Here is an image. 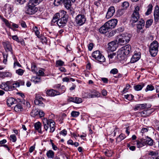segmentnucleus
<instances>
[{
    "mask_svg": "<svg viewBox=\"0 0 159 159\" xmlns=\"http://www.w3.org/2000/svg\"><path fill=\"white\" fill-rule=\"evenodd\" d=\"M43 0H30L25 7V13L29 15H33L38 11L36 6L39 4Z\"/></svg>",
    "mask_w": 159,
    "mask_h": 159,
    "instance_id": "nucleus-1",
    "label": "nucleus"
},
{
    "mask_svg": "<svg viewBox=\"0 0 159 159\" xmlns=\"http://www.w3.org/2000/svg\"><path fill=\"white\" fill-rule=\"evenodd\" d=\"M66 12L64 11H61V18L58 20L56 24L60 28H62L66 25L68 19V16L66 15Z\"/></svg>",
    "mask_w": 159,
    "mask_h": 159,
    "instance_id": "nucleus-2",
    "label": "nucleus"
},
{
    "mask_svg": "<svg viewBox=\"0 0 159 159\" xmlns=\"http://www.w3.org/2000/svg\"><path fill=\"white\" fill-rule=\"evenodd\" d=\"M159 47L158 42L156 41H153L150 44L149 48V52L152 57H155L158 52Z\"/></svg>",
    "mask_w": 159,
    "mask_h": 159,
    "instance_id": "nucleus-3",
    "label": "nucleus"
},
{
    "mask_svg": "<svg viewBox=\"0 0 159 159\" xmlns=\"http://www.w3.org/2000/svg\"><path fill=\"white\" fill-rule=\"evenodd\" d=\"M131 52V46L129 44L127 45L124 47H122L119 52H118L119 53H120V54L123 55V57L128 56L130 52ZM118 57H121V54H119L118 55Z\"/></svg>",
    "mask_w": 159,
    "mask_h": 159,
    "instance_id": "nucleus-4",
    "label": "nucleus"
},
{
    "mask_svg": "<svg viewBox=\"0 0 159 159\" xmlns=\"http://www.w3.org/2000/svg\"><path fill=\"white\" fill-rule=\"evenodd\" d=\"M92 56L93 57L99 62H104L105 60L104 56L100 53L98 50L93 52L92 53Z\"/></svg>",
    "mask_w": 159,
    "mask_h": 159,
    "instance_id": "nucleus-5",
    "label": "nucleus"
},
{
    "mask_svg": "<svg viewBox=\"0 0 159 159\" xmlns=\"http://www.w3.org/2000/svg\"><path fill=\"white\" fill-rule=\"evenodd\" d=\"M117 47V41L114 40L111 41L108 44V47L106 50L108 52H113L115 51Z\"/></svg>",
    "mask_w": 159,
    "mask_h": 159,
    "instance_id": "nucleus-6",
    "label": "nucleus"
},
{
    "mask_svg": "<svg viewBox=\"0 0 159 159\" xmlns=\"http://www.w3.org/2000/svg\"><path fill=\"white\" fill-rule=\"evenodd\" d=\"M86 19L84 15L79 14L75 18V21L77 24L79 26L83 25L85 22Z\"/></svg>",
    "mask_w": 159,
    "mask_h": 159,
    "instance_id": "nucleus-7",
    "label": "nucleus"
},
{
    "mask_svg": "<svg viewBox=\"0 0 159 159\" xmlns=\"http://www.w3.org/2000/svg\"><path fill=\"white\" fill-rule=\"evenodd\" d=\"M45 99L39 94H36L35 99L34 101V103L36 105H38L39 106L44 107V104L43 103L42 101Z\"/></svg>",
    "mask_w": 159,
    "mask_h": 159,
    "instance_id": "nucleus-8",
    "label": "nucleus"
},
{
    "mask_svg": "<svg viewBox=\"0 0 159 159\" xmlns=\"http://www.w3.org/2000/svg\"><path fill=\"white\" fill-rule=\"evenodd\" d=\"M117 22L118 20L117 19H114L110 20L105 23L107 24V26H108L111 30L115 28L117 24Z\"/></svg>",
    "mask_w": 159,
    "mask_h": 159,
    "instance_id": "nucleus-9",
    "label": "nucleus"
},
{
    "mask_svg": "<svg viewBox=\"0 0 159 159\" xmlns=\"http://www.w3.org/2000/svg\"><path fill=\"white\" fill-rule=\"evenodd\" d=\"M145 25V22L144 20L142 19L139 20L138 24H137V31L139 33H143L144 32V30L143 28H144Z\"/></svg>",
    "mask_w": 159,
    "mask_h": 159,
    "instance_id": "nucleus-10",
    "label": "nucleus"
},
{
    "mask_svg": "<svg viewBox=\"0 0 159 159\" xmlns=\"http://www.w3.org/2000/svg\"><path fill=\"white\" fill-rule=\"evenodd\" d=\"M115 12V9L114 7L113 6L110 7L108 9L106 18L107 19L111 18L114 15Z\"/></svg>",
    "mask_w": 159,
    "mask_h": 159,
    "instance_id": "nucleus-11",
    "label": "nucleus"
},
{
    "mask_svg": "<svg viewBox=\"0 0 159 159\" xmlns=\"http://www.w3.org/2000/svg\"><path fill=\"white\" fill-rule=\"evenodd\" d=\"M151 105L149 104H148L147 103L138 104L136 105L135 106V110H141L145 109H148L150 108Z\"/></svg>",
    "mask_w": 159,
    "mask_h": 159,
    "instance_id": "nucleus-12",
    "label": "nucleus"
},
{
    "mask_svg": "<svg viewBox=\"0 0 159 159\" xmlns=\"http://www.w3.org/2000/svg\"><path fill=\"white\" fill-rule=\"evenodd\" d=\"M148 154L151 156L150 159H159V151H150Z\"/></svg>",
    "mask_w": 159,
    "mask_h": 159,
    "instance_id": "nucleus-13",
    "label": "nucleus"
},
{
    "mask_svg": "<svg viewBox=\"0 0 159 159\" xmlns=\"http://www.w3.org/2000/svg\"><path fill=\"white\" fill-rule=\"evenodd\" d=\"M140 56L141 53L140 52H135L134 54L131 59L130 62L131 63H134L137 61L140 58Z\"/></svg>",
    "mask_w": 159,
    "mask_h": 159,
    "instance_id": "nucleus-14",
    "label": "nucleus"
},
{
    "mask_svg": "<svg viewBox=\"0 0 159 159\" xmlns=\"http://www.w3.org/2000/svg\"><path fill=\"white\" fill-rule=\"evenodd\" d=\"M110 30L108 26H107V24H105L101 27L99 29V32L101 34H104L106 33L107 32Z\"/></svg>",
    "mask_w": 159,
    "mask_h": 159,
    "instance_id": "nucleus-15",
    "label": "nucleus"
},
{
    "mask_svg": "<svg viewBox=\"0 0 159 159\" xmlns=\"http://www.w3.org/2000/svg\"><path fill=\"white\" fill-rule=\"evenodd\" d=\"M47 94L49 96H54L57 95H59L60 93L59 92L53 89L48 90L47 91Z\"/></svg>",
    "mask_w": 159,
    "mask_h": 159,
    "instance_id": "nucleus-16",
    "label": "nucleus"
},
{
    "mask_svg": "<svg viewBox=\"0 0 159 159\" xmlns=\"http://www.w3.org/2000/svg\"><path fill=\"white\" fill-rule=\"evenodd\" d=\"M44 127L45 130L47 131L49 128V126L50 119L48 120L46 118H44L43 120Z\"/></svg>",
    "mask_w": 159,
    "mask_h": 159,
    "instance_id": "nucleus-17",
    "label": "nucleus"
},
{
    "mask_svg": "<svg viewBox=\"0 0 159 159\" xmlns=\"http://www.w3.org/2000/svg\"><path fill=\"white\" fill-rule=\"evenodd\" d=\"M154 16L155 22H157L158 20V17L159 16V7L158 6H157L156 7L154 12Z\"/></svg>",
    "mask_w": 159,
    "mask_h": 159,
    "instance_id": "nucleus-18",
    "label": "nucleus"
},
{
    "mask_svg": "<svg viewBox=\"0 0 159 159\" xmlns=\"http://www.w3.org/2000/svg\"><path fill=\"white\" fill-rule=\"evenodd\" d=\"M143 139L145 141V145L147 144L149 146H152L153 145V141L148 136H146L144 138H143Z\"/></svg>",
    "mask_w": 159,
    "mask_h": 159,
    "instance_id": "nucleus-19",
    "label": "nucleus"
},
{
    "mask_svg": "<svg viewBox=\"0 0 159 159\" xmlns=\"http://www.w3.org/2000/svg\"><path fill=\"white\" fill-rule=\"evenodd\" d=\"M35 129L38 130V132L40 134H42L41 130V124L39 122L36 123L34 125Z\"/></svg>",
    "mask_w": 159,
    "mask_h": 159,
    "instance_id": "nucleus-20",
    "label": "nucleus"
},
{
    "mask_svg": "<svg viewBox=\"0 0 159 159\" xmlns=\"http://www.w3.org/2000/svg\"><path fill=\"white\" fill-rule=\"evenodd\" d=\"M16 100L12 98H9L7 100V104L8 107H10L11 105L16 104Z\"/></svg>",
    "mask_w": 159,
    "mask_h": 159,
    "instance_id": "nucleus-21",
    "label": "nucleus"
},
{
    "mask_svg": "<svg viewBox=\"0 0 159 159\" xmlns=\"http://www.w3.org/2000/svg\"><path fill=\"white\" fill-rule=\"evenodd\" d=\"M139 18V15H135L134 14H132L131 15L130 21L133 23H135L137 22Z\"/></svg>",
    "mask_w": 159,
    "mask_h": 159,
    "instance_id": "nucleus-22",
    "label": "nucleus"
},
{
    "mask_svg": "<svg viewBox=\"0 0 159 159\" xmlns=\"http://www.w3.org/2000/svg\"><path fill=\"white\" fill-rule=\"evenodd\" d=\"M145 140L143 138L141 139L140 140L137 141V146L138 148H141L145 145Z\"/></svg>",
    "mask_w": 159,
    "mask_h": 159,
    "instance_id": "nucleus-23",
    "label": "nucleus"
},
{
    "mask_svg": "<svg viewBox=\"0 0 159 159\" xmlns=\"http://www.w3.org/2000/svg\"><path fill=\"white\" fill-rule=\"evenodd\" d=\"M120 36L122 38V39L125 42L127 43L130 40V35H129L127 34H122L120 35Z\"/></svg>",
    "mask_w": 159,
    "mask_h": 159,
    "instance_id": "nucleus-24",
    "label": "nucleus"
},
{
    "mask_svg": "<svg viewBox=\"0 0 159 159\" xmlns=\"http://www.w3.org/2000/svg\"><path fill=\"white\" fill-rule=\"evenodd\" d=\"M4 47L6 52H10L11 54H12V48L10 43H5L4 44Z\"/></svg>",
    "mask_w": 159,
    "mask_h": 159,
    "instance_id": "nucleus-25",
    "label": "nucleus"
},
{
    "mask_svg": "<svg viewBox=\"0 0 159 159\" xmlns=\"http://www.w3.org/2000/svg\"><path fill=\"white\" fill-rule=\"evenodd\" d=\"M63 3L67 9H69L70 8L71 5V3L70 0H64Z\"/></svg>",
    "mask_w": 159,
    "mask_h": 159,
    "instance_id": "nucleus-26",
    "label": "nucleus"
},
{
    "mask_svg": "<svg viewBox=\"0 0 159 159\" xmlns=\"http://www.w3.org/2000/svg\"><path fill=\"white\" fill-rule=\"evenodd\" d=\"M50 124L49 127L50 128V132L51 133L53 132L55 129L54 128V126L55 125V123L53 120L52 119H50Z\"/></svg>",
    "mask_w": 159,
    "mask_h": 159,
    "instance_id": "nucleus-27",
    "label": "nucleus"
},
{
    "mask_svg": "<svg viewBox=\"0 0 159 159\" xmlns=\"http://www.w3.org/2000/svg\"><path fill=\"white\" fill-rule=\"evenodd\" d=\"M91 98H98L100 97L101 94L100 93L98 92L93 90L92 91L91 93Z\"/></svg>",
    "mask_w": 159,
    "mask_h": 159,
    "instance_id": "nucleus-28",
    "label": "nucleus"
},
{
    "mask_svg": "<svg viewBox=\"0 0 159 159\" xmlns=\"http://www.w3.org/2000/svg\"><path fill=\"white\" fill-rule=\"evenodd\" d=\"M145 84L143 83H141L137 85L134 86L135 90L138 91L142 89V88L144 86Z\"/></svg>",
    "mask_w": 159,
    "mask_h": 159,
    "instance_id": "nucleus-29",
    "label": "nucleus"
},
{
    "mask_svg": "<svg viewBox=\"0 0 159 159\" xmlns=\"http://www.w3.org/2000/svg\"><path fill=\"white\" fill-rule=\"evenodd\" d=\"M9 87L6 83H2L0 85V88L5 91H8L9 90Z\"/></svg>",
    "mask_w": 159,
    "mask_h": 159,
    "instance_id": "nucleus-30",
    "label": "nucleus"
},
{
    "mask_svg": "<svg viewBox=\"0 0 159 159\" xmlns=\"http://www.w3.org/2000/svg\"><path fill=\"white\" fill-rule=\"evenodd\" d=\"M11 74L8 72H3L0 74V77L2 78H4L6 77H11Z\"/></svg>",
    "mask_w": 159,
    "mask_h": 159,
    "instance_id": "nucleus-31",
    "label": "nucleus"
},
{
    "mask_svg": "<svg viewBox=\"0 0 159 159\" xmlns=\"http://www.w3.org/2000/svg\"><path fill=\"white\" fill-rule=\"evenodd\" d=\"M46 155L48 158H53L54 156V153L52 150H49L46 153Z\"/></svg>",
    "mask_w": 159,
    "mask_h": 159,
    "instance_id": "nucleus-32",
    "label": "nucleus"
},
{
    "mask_svg": "<svg viewBox=\"0 0 159 159\" xmlns=\"http://www.w3.org/2000/svg\"><path fill=\"white\" fill-rule=\"evenodd\" d=\"M153 6L151 4H149L148 6V9L145 13L146 15H148L150 14L152 12Z\"/></svg>",
    "mask_w": 159,
    "mask_h": 159,
    "instance_id": "nucleus-33",
    "label": "nucleus"
},
{
    "mask_svg": "<svg viewBox=\"0 0 159 159\" xmlns=\"http://www.w3.org/2000/svg\"><path fill=\"white\" fill-rule=\"evenodd\" d=\"M140 114L143 116H146L149 115L151 113V110H147L140 112Z\"/></svg>",
    "mask_w": 159,
    "mask_h": 159,
    "instance_id": "nucleus-34",
    "label": "nucleus"
},
{
    "mask_svg": "<svg viewBox=\"0 0 159 159\" xmlns=\"http://www.w3.org/2000/svg\"><path fill=\"white\" fill-rule=\"evenodd\" d=\"M39 110L34 109L31 111L30 114L31 116L34 117L39 114Z\"/></svg>",
    "mask_w": 159,
    "mask_h": 159,
    "instance_id": "nucleus-35",
    "label": "nucleus"
},
{
    "mask_svg": "<svg viewBox=\"0 0 159 159\" xmlns=\"http://www.w3.org/2000/svg\"><path fill=\"white\" fill-rule=\"evenodd\" d=\"M22 109V107L21 105L20 104H17L14 107V109L16 111H21Z\"/></svg>",
    "mask_w": 159,
    "mask_h": 159,
    "instance_id": "nucleus-36",
    "label": "nucleus"
},
{
    "mask_svg": "<svg viewBox=\"0 0 159 159\" xmlns=\"http://www.w3.org/2000/svg\"><path fill=\"white\" fill-rule=\"evenodd\" d=\"M153 22L152 19L148 20L146 23L145 27L146 28H148L152 24Z\"/></svg>",
    "mask_w": 159,
    "mask_h": 159,
    "instance_id": "nucleus-37",
    "label": "nucleus"
},
{
    "mask_svg": "<svg viewBox=\"0 0 159 159\" xmlns=\"http://www.w3.org/2000/svg\"><path fill=\"white\" fill-rule=\"evenodd\" d=\"M64 2V0H55L54 2V5L56 6L62 4Z\"/></svg>",
    "mask_w": 159,
    "mask_h": 159,
    "instance_id": "nucleus-38",
    "label": "nucleus"
},
{
    "mask_svg": "<svg viewBox=\"0 0 159 159\" xmlns=\"http://www.w3.org/2000/svg\"><path fill=\"white\" fill-rule=\"evenodd\" d=\"M134 96L131 94L125 95H124V98L128 100H131L134 98Z\"/></svg>",
    "mask_w": 159,
    "mask_h": 159,
    "instance_id": "nucleus-39",
    "label": "nucleus"
},
{
    "mask_svg": "<svg viewBox=\"0 0 159 159\" xmlns=\"http://www.w3.org/2000/svg\"><path fill=\"white\" fill-rule=\"evenodd\" d=\"M80 113L79 111H73L71 113V116L74 117H76L78 116Z\"/></svg>",
    "mask_w": 159,
    "mask_h": 159,
    "instance_id": "nucleus-40",
    "label": "nucleus"
},
{
    "mask_svg": "<svg viewBox=\"0 0 159 159\" xmlns=\"http://www.w3.org/2000/svg\"><path fill=\"white\" fill-rule=\"evenodd\" d=\"M119 38L118 43L120 44L121 45H124L126 43L125 42L124 40L122 39V38L120 35L119 36Z\"/></svg>",
    "mask_w": 159,
    "mask_h": 159,
    "instance_id": "nucleus-41",
    "label": "nucleus"
},
{
    "mask_svg": "<svg viewBox=\"0 0 159 159\" xmlns=\"http://www.w3.org/2000/svg\"><path fill=\"white\" fill-rule=\"evenodd\" d=\"M125 137V136L124 134H121L119 135V137L116 138V140L120 141L124 139Z\"/></svg>",
    "mask_w": 159,
    "mask_h": 159,
    "instance_id": "nucleus-42",
    "label": "nucleus"
},
{
    "mask_svg": "<svg viewBox=\"0 0 159 159\" xmlns=\"http://www.w3.org/2000/svg\"><path fill=\"white\" fill-rule=\"evenodd\" d=\"M154 89V87L153 86L151 85H148L146 88L145 89L146 92L148 91H152Z\"/></svg>",
    "mask_w": 159,
    "mask_h": 159,
    "instance_id": "nucleus-43",
    "label": "nucleus"
},
{
    "mask_svg": "<svg viewBox=\"0 0 159 159\" xmlns=\"http://www.w3.org/2000/svg\"><path fill=\"white\" fill-rule=\"evenodd\" d=\"M129 6V4L127 2H124L122 4V7L123 9H126Z\"/></svg>",
    "mask_w": 159,
    "mask_h": 159,
    "instance_id": "nucleus-44",
    "label": "nucleus"
},
{
    "mask_svg": "<svg viewBox=\"0 0 159 159\" xmlns=\"http://www.w3.org/2000/svg\"><path fill=\"white\" fill-rule=\"evenodd\" d=\"M125 12V9L123 8L119 9L117 11V15L119 16H121L123 15Z\"/></svg>",
    "mask_w": 159,
    "mask_h": 159,
    "instance_id": "nucleus-45",
    "label": "nucleus"
},
{
    "mask_svg": "<svg viewBox=\"0 0 159 159\" xmlns=\"http://www.w3.org/2000/svg\"><path fill=\"white\" fill-rule=\"evenodd\" d=\"M24 71V70L21 69H19L16 70V73L19 75H22Z\"/></svg>",
    "mask_w": 159,
    "mask_h": 159,
    "instance_id": "nucleus-46",
    "label": "nucleus"
},
{
    "mask_svg": "<svg viewBox=\"0 0 159 159\" xmlns=\"http://www.w3.org/2000/svg\"><path fill=\"white\" fill-rule=\"evenodd\" d=\"M64 64V62L62 61L59 60L56 61V65L57 66H62Z\"/></svg>",
    "mask_w": 159,
    "mask_h": 159,
    "instance_id": "nucleus-47",
    "label": "nucleus"
},
{
    "mask_svg": "<svg viewBox=\"0 0 159 159\" xmlns=\"http://www.w3.org/2000/svg\"><path fill=\"white\" fill-rule=\"evenodd\" d=\"M10 139L13 142H15L16 140V138L14 134H12L10 135Z\"/></svg>",
    "mask_w": 159,
    "mask_h": 159,
    "instance_id": "nucleus-48",
    "label": "nucleus"
},
{
    "mask_svg": "<svg viewBox=\"0 0 159 159\" xmlns=\"http://www.w3.org/2000/svg\"><path fill=\"white\" fill-rule=\"evenodd\" d=\"M116 30H112L111 32L108 33V34L107 35L108 37H110L114 36L116 34Z\"/></svg>",
    "mask_w": 159,
    "mask_h": 159,
    "instance_id": "nucleus-49",
    "label": "nucleus"
},
{
    "mask_svg": "<svg viewBox=\"0 0 159 159\" xmlns=\"http://www.w3.org/2000/svg\"><path fill=\"white\" fill-rule=\"evenodd\" d=\"M82 102V100L81 99V98H79L75 97V101L74 103H76L77 104H79V103H81Z\"/></svg>",
    "mask_w": 159,
    "mask_h": 159,
    "instance_id": "nucleus-50",
    "label": "nucleus"
},
{
    "mask_svg": "<svg viewBox=\"0 0 159 159\" xmlns=\"http://www.w3.org/2000/svg\"><path fill=\"white\" fill-rule=\"evenodd\" d=\"M83 97L84 98H91V93H85L83 94Z\"/></svg>",
    "mask_w": 159,
    "mask_h": 159,
    "instance_id": "nucleus-51",
    "label": "nucleus"
},
{
    "mask_svg": "<svg viewBox=\"0 0 159 159\" xmlns=\"http://www.w3.org/2000/svg\"><path fill=\"white\" fill-rule=\"evenodd\" d=\"M139 7L138 6H137L135 8L134 10V11L133 14H135V15H139Z\"/></svg>",
    "mask_w": 159,
    "mask_h": 159,
    "instance_id": "nucleus-52",
    "label": "nucleus"
},
{
    "mask_svg": "<svg viewBox=\"0 0 159 159\" xmlns=\"http://www.w3.org/2000/svg\"><path fill=\"white\" fill-rule=\"evenodd\" d=\"M1 18L3 21L6 24V25L9 26L10 25V24L9 23L8 21L5 18H4L2 17H1Z\"/></svg>",
    "mask_w": 159,
    "mask_h": 159,
    "instance_id": "nucleus-53",
    "label": "nucleus"
},
{
    "mask_svg": "<svg viewBox=\"0 0 159 159\" xmlns=\"http://www.w3.org/2000/svg\"><path fill=\"white\" fill-rule=\"evenodd\" d=\"M60 16H61V12L60 13H57L54 15L53 18L58 20H59V18L60 17Z\"/></svg>",
    "mask_w": 159,
    "mask_h": 159,
    "instance_id": "nucleus-54",
    "label": "nucleus"
},
{
    "mask_svg": "<svg viewBox=\"0 0 159 159\" xmlns=\"http://www.w3.org/2000/svg\"><path fill=\"white\" fill-rule=\"evenodd\" d=\"M65 88L64 86H62L59 89V91L60 94L64 93L65 91Z\"/></svg>",
    "mask_w": 159,
    "mask_h": 159,
    "instance_id": "nucleus-55",
    "label": "nucleus"
},
{
    "mask_svg": "<svg viewBox=\"0 0 159 159\" xmlns=\"http://www.w3.org/2000/svg\"><path fill=\"white\" fill-rule=\"evenodd\" d=\"M3 62L4 63L6 64L7 61V59L8 57V54L4 53L3 54Z\"/></svg>",
    "mask_w": 159,
    "mask_h": 159,
    "instance_id": "nucleus-56",
    "label": "nucleus"
},
{
    "mask_svg": "<svg viewBox=\"0 0 159 159\" xmlns=\"http://www.w3.org/2000/svg\"><path fill=\"white\" fill-rule=\"evenodd\" d=\"M42 70H39L38 72L37 73V74H38L39 75L43 76L44 75V69H43Z\"/></svg>",
    "mask_w": 159,
    "mask_h": 159,
    "instance_id": "nucleus-57",
    "label": "nucleus"
},
{
    "mask_svg": "<svg viewBox=\"0 0 159 159\" xmlns=\"http://www.w3.org/2000/svg\"><path fill=\"white\" fill-rule=\"evenodd\" d=\"M111 74H115L117 73L118 72V70L116 68H114L112 69L110 72Z\"/></svg>",
    "mask_w": 159,
    "mask_h": 159,
    "instance_id": "nucleus-58",
    "label": "nucleus"
},
{
    "mask_svg": "<svg viewBox=\"0 0 159 159\" xmlns=\"http://www.w3.org/2000/svg\"><path fill=\"white\" fill-rule=\"evenodd\" d=\"M67 131L65 129H64L60 131L59 134L65 136L67 134Z\"/></svg>",
    "mask_w": 159,
    "mask_h": 159,
    "instance_id": "nucleus-59",
    "label": "nucleus"
},
{
    "mask_svg": "<svg viewBox=\"0 0 159 159\" xmlns=\"http://www.w3.org/2000/svg\"><path fill=\"white\" fill-rule=\"evenodd\" d=\"M25 1V0H16V4L20 5L24 4Z\"/></svg>",
    "mask_w": 159,
    "mask_h": 159,
    "instance_id": "nucleus-60",
    "label": "nucleus"
},
{
    "mask_svg": "<svg viewBox=\"0 0 159 159\" xmlns=\"http://www.w3.org/2000/svg\"><path fill=\"white\" fill-rule=\"evenodd\" d=\"M23 28H25L26 27V25L25 22L23 20H21L19 22Z\"/></svg>",
    "mask_w": 159,
    "mask_h": 159,
    "instance_id": "nucleus-61",
    "label": "nucleus"
},
{
    "mask_svg": "<svg viewBox=\"0 0 159 159\" xmlns=\"http://www.w3.org/2000/svg\"><path fill=\"white\" fill-rule=\"evenodd\" d=\"M88 49L89 51H91L93 47V43H90L88 46Z\"/></svg>",
    "mask_w": 159,
    "mask_h": 159,
    "instance_id": "nucleus-62",
    "label": "nucleus"
},
{
    "mask_svg": "<svg viewBox=\"0 0 159 159\" xmlns=\"http://www.w3.org/2000/svg\"><path fill=\"white\" fill-rule=\"evenodd\" d=\"M31 69L32 72L34 73H36L37 68L35 65H32Z\"/></svg>",
    "mask_w": 159,
    "mask_h": 159,
    "instance_id": "nucleus-63",
    "label": "nucleus"
},
{
    "mask_svg": "<svg viewBox=\"0 0 159 159\" xmlns=\"http://www.w3.org/2000/svg\"><path fill=\"white\" fill-rule=\"evenodd\" d=\"M130 85L129 84H127L126 85V88H125L123 90V92L125 93L127 91V90L129 89Z\"/></svg>",
    "mask_w": 159,
    "mask_h": 159,
    "instance_id": "nucleus-64",
    "label": "nucleus"
}]
</instances>
